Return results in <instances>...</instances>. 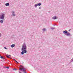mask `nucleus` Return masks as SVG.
Segmentation results:
<instances>
[{
    "mask_svg": "<svg viewBox=\"0 0 73 73\" xmlns=\"http://www.w3.org/2000/svg\"><path fill=\"white\" fill-rule=\"evenodd\" d=\"M15 62L18 64H19V62H17V61L15 60Z\"/></svg>",
    "mask_w": 73,
    "mask_h": 73,
    "instance_id": "obj_17",
    "label": "nucleus"
},
{
    "mask_svg": "<svg viewBox=\"0 0 73 73\" xmlns=\"http://www.w3.org/2000/svg\"><path fill=\"white\" fill-rule=\"evenodd\" d=\"M27 70V69H25V68H24V71H25V72H27V70Z\"/></svg>",
    "mask_w": 73,
    "mask_h": 73,
    "instance_id": "obj_21",
    "label": "nucleus"
},
{
    "mask_svg": "<svg viewBox=\"0 0 73 73\" xmlns=\"http://www.w3.org/2000/svg\"><path fill=\"white\" fill-rule=\"evenodd\" d=\"M21 50L22 52H21V54L22 55L24 54V53H26L27 52V45L25 43L24 44L22 45Z\"/></svg>",
    "mask_w": 73,
    "mask_h": 73,
    "instance_id": "obj_1",
    "label": "nucleus"
},
{
    "mask_svg": "<svg viewBox=\"0 0 73 73\" xmlns=\"http://www.w3.org/2000/svg\"><path fill=\"white\" fill-rule=\"evenodd\" d=\"M25 73H27V72H25Z\"/></svg>",
    "mask_w": 73,
    "mask_h": 73,
    "instance_id": "obj_29",
    "label": "nucleus"
},
{
    "mask_svg": "<svg viewBox=\"0 0 73 73\" xmlns=\"http://www.w3.org/2000/svg\"><path fill=\"white\" fill-rule=\"evenodd\" d=\"M5 16V14H2L0 15V19H2V20H4V19Z\"/></svg>",
    "mask_w": 73,
    "mask_h": 73,
    "instance_id": "obj_3",
    "label": "nucleus"
},
{
    "mask_svg": "<svg viewBox=\"0 0 73 73\" xmlns=\"http://www.w3.org/2000/svg\"><path fill=\"white\" fill-rule=\"evenodd\" d=\"M12 13L13 16H16V15H15V14H14L15 11H12Z\"/></svg>",
    "mask_w": 73,
    "mask_h": 73,
    "instance_id": "obj_5",
    "label": "nucleus"
},
{
    "mask_svg": "<svg viewBox=\"0 0 73 73\" xmlns=\"http://www.w3.org/2000/svg\"><path fill=\"white\" fill-rule=\"evenodd\" d=\"M5 5L6 6H9V3H6L5 4Z\"/></svg>",
    "mask_w": 73,
    "mask_h": 73,
    "instance_id": "obj_7",
    "label": "nucleus"
},
{
    "mask_svg": "<svg viewBox=\"0 0 73 73\" xmlns=\"http://www.w3.org/2000/svg\"><path fill=\"white\" fill-rule=\"evenodd\" d=\"M1 34H0V37H1Z\"/></svg>",
    "mask_w": 73,
    "mask_h": 73,
    "instance_id": "obj_24",
    "label": "nucleus"
},
{
    "mask_svg": "<svg viewBox=\"0 0 73 73\" xmlns=\"http://www.w3.org/2000/svg\"><path fill=\"white\" fill-rule=\"evenodd\" d=\"M42 30L43 31V32H45V31H46V29H42Z\"/></svg>",
    "mask_w": 73,
    "mask_h": 73,
    "instance_id": "obj_10",
    "label": "nucleus"
},
{
    "mask_svg": "<svg viewBox=\"0 0 73 73\" xmlns=\"http://www.w3.org/2000/svg\"><path fill=\"white\" fill-rule=\"evenodd\" d=\"M4 48L5 49H7V48H6V47H4Z\"/></svg>",
    "mask_w": 73,
    "mask_h": 73,
    "instance_id": "obj_20",
    "label": "nucleus"
},
{
    "mask_svg": "<svg viewBox=\"0 0 73 73\" xmlns=\"http://www.w3.org/2000/svg\"><path fill=\"white\" fill-rule=\"evenodd\" d=\"M19 70H21V72H23L24 70V68L23 69V68H22L21 69L20 68L19 69Z\"/></svg>",
    "mask_w": 73,
    "mask_h": 73,
    "instance_id": "obj_6",
    "label": "nucleus"
},
{
    "mask_svg": "<svg viewBox=\"0 0 73 73\" xmlns=\"http://www.w3.org/2000/svg\"><path fill=\"white\" fill-rule=\"evenodd\" d=\"M41 4H42L40 3H38V6H40V5H41Z\"/></svg>",
    "mask_w": 73,
    "mask_h": 73,
    "instance_id": "obj_11",
    "label": "nucleus"
},
{
    "mask_svg": "<svg viewBox=\"0 0 73 73\" xmlns=\"http://www.w3.org/2000/svg\"><path fill=\"white\" fill-rule=\"evenodd\" d=\"M15 46V45L13 44L11 45V48H14V47Z\"/></svg>",
    "mask_w": 73,
    "mask_h": 73,
    "instance_id": "obj_8",
    "label": "nucleus"
},
{
    "mask_svg": "<svg viewBox=\"0 0 73 73\" xmlns=\"http://www.w3.org/2000/svg\"><path fill=\"white\" fill-rule=\"evenodd\" d=\"M0 57L1 58H3V59H5L4 58V57L1 56V55H0Z\"/></svg>",
    "mask_w": 73,
    "mask_h": 73,
    "instance_id": "obj_12",
    "label": "nucleus"
},
{
    "mask_svg": "<svg viewBox=\"0 0 73 73\" xmlns=\"http://www.w3.org/2000/svg\"><path fill=\"white\" fill-rule=\"evenodd\" d=\"M20 67L21 68H24V67L21 65L20 66Z\"/></svg>",
    "mask_w": 73,
    "mask_h": 73,
    "instance_id": "obj_15",
    "label": "nucleus"
},
{
    "mask_svg": "<svg viewBox=\"0 0 73 73\" xmlns=\"http://www.w3.org/2000/svg\"><path fill=\"white\" fill-rule=\"evenodd\" d=\"M23 73H25V72L24 70L23 71Z\"/></svg>",
    "mask_w": 73,
    "mask_h": 73,
    "instance_id": "obj_23",
    "label": "nucleus"
},
{
    "mask_svg": "<svg viewBox=\"0 0 73 73\" xmlns=\"http://www.w3.org/2000/svg\"><path fill=\"white\" fill-rule=\"evenodd\" d=\"M54 25V26H55V25Z\"/></svg>",
    "mask_w": 73,
    "mask_h": 73,
    "instance_id": "obj_26",
    "label": "nucleus"
},
{
    "mask_svg": "<svg viewBox=\"0 0 73 73\" xmlns=\"http://www.w3.org/2000/svg\"><path fill=\"white\" fill-rule=\"evenodd\" d=\"M51 29H52V30H53V29H55V28L54 27H52L51 28Z\"/></svg>",
    "mask_w": 73,
    "mask_h": 73,
    "instance_id": "obj_14",
    "label": "nucleus"
},
{
    "mask_svg": "<svg viewBox=\"0 0 73 73\" xmlns=\"http://www.w3.org/2000/svg\"><path fill=\"white\" fill-rule=\"evenodd\" d=\"M58 19V17H56V16H54L52 18V19H53V20H56V19Z\"/></svg>",
    "mask_w": 73,
    "mask_h": 73,
    "instance_id": "obj_4",
    "label": "nucleus"
},
{
    "mask_svg": "<svg viewBox=\"0 0 73 73\" xmlns=\"http://www.w3.org/2000/svg\"><path fill=\"white\" fill-rule=\"evenodd\" d=\"M20 73H22L21 72H20Z\"/></svg>",
    "mask_w": 73,
    "mask_h": 73,
    "instance_id": "obj_31",
    "label": "nucleus"
},
{
    "mask_svg": "<svg viewBox=\"0 0 73 73\" xmlns=\"http://www.w3.org/2000/svg\"><path fill=\"white\" fill-rule=\"evenodd\" d=\"M8 56H11V55H8Z\"/></svg>",
    "mask_w": 73,
    "mask_h": 73,
    "instance_id": "obj_27",
    "label": "nucleus"
},
{
    "mask_svg": "<svg viewBox=\"0 0 73 73\" xmlns=\"http://www.w3.org/2000/svg\"><path fill=\"white\" fill-rule=\"evenodd\" d=\"M13 70H17V69L16 68H13Z\"/></svg>",
    "mask_w": 73,
    "mask_h": 73,
    "instance_id": "obj_16",
    "label": "nucleus"
},
{
    "mask_svg": "<svg viewBox=\"0 0 73 73\" xmlns=\"http://www.w3.org/2000/svg\"><path fill=\"white\" fill-rule=\"evenodd\" d=\"M19 73H20L21 72L20 71H19Z\"/></svg>",
    "mask_w": 73,
    "mask_h": 73,
    "instance_id": "obj_30",
    "label": "nucleus"
},
{
    "mask_svg": "<svg viewBox=\"0 0 73 73\" xmlns=\"http://www.w3.org/2000/svg\"><path fill=\"white\" fill-rule=\"evenodd\" d=\"M37 6H38V3L36 4H35V7H37Z\"/></svg>",
    "mask_w": 73,
    "mask_h": 73,
    "instance_id": "obj_13",
    "label": "nucleus"
},
{
    "mask_svg": "<svg viewBox=\"0 0 73 73\" xmlns=\"http://www.w3.org/2000/svg\"><path fill=\"white\" fill-rule=\"evenodd\" d=\"M70 31V29L68 31Z\"/></svg>",
    "mask_w": 73,
    "mask_h": 73,
    "instance_id": "obj_28",
    "label": "nucleus"
},
{
    "mask_svg": "<svg viewBox=\"0 0 73 73\" xmlns=\"http://www.w3.org/2000/svg\"><path fill=\"white\" fill-rule=\"evenodd\" d=\"M39 9H41V7H39Z\"/></svg>",
    "mask_w": 73,
    "mask_h": 73,
    "instance_id": "obj_22",
    "label": "nucleus"
},
{
    "mask_svg": "<svg viewBox=\"0 0 73 73\" xmlns=\"http://www.w3.org/2000/svg\"><path fill=\"white\" fill-rule=\"evenodd\" d=\"M3 20L4 19H2L0 20V23H3V22H4Z\"/></svg>",
    "mask_w": 73,
    "mask_h": 73,
    "instance_id": "obj_9",
    "label": "nucleus"
},
{
    "mask_svg": "<svg viewBox=\"0 0 73 73\" xmlns=\"http://www.w3.org/2000/svg\"><path fill=\"white\" fill-rule=\"evenodd\" d=\"M63 33H64V35H66V36H72V35L70 34L66 30L64 31H63Z\"/></svg>",
    "mask_w": 73,
    "mask_h": 73,
    "instance_id": "obj_2",
    "label": "nucleus"
},
{
    "mask_svg": "<svg viewBox=\"0 0 73 73\" xmlns=\"http://www.w3.org/2000/svg\"><path fill=\"white\" fill-rule=\"evenodd\" d=\"M13 60H14L15 61V59H13Z\"/></svg>",
    "mask_w": 73,
    "mask_h": 73,
    "instance_id": "obj_25",
    "label": "nucleus"
},
{
    "mask_svg": "<svg viewBox=\"0 0 73 73\" xmlns=\"http://www.w3.org/2000/svg\"><path fill=\"white\" fill-rule=\"evenodd\" d=\"M6 68H7V69H9V67H7Z\"/></svg>",
    "mask_w": 73,
    "mask_h": 73,
    "instance_id": "obj_19",
    "label": "nucleus"
},
{
    "mask_svg": "<svg viewBox=\"0 0 73 73\" xmlns=\"http://www.w3.org/2000/svg\"><path fill=\"white\" fill-rule=\"evenodd\" d=\"M7 57H8V58H10L9 56H8V55H7Z\"/></svg>",
    "mask_w": 73,
    "mask_h": 73,
    "instance_id": "obj_18",
    "label": "nucleus"
}]
</instances>
